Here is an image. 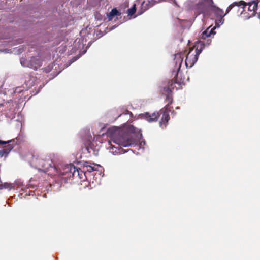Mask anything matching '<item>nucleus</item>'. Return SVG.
<instances>
[{
	"instance_id": "obj_1",
	"label": "nucleus",
	"mask_w": 260,
	"mask_h": 260,
	"mask_svg": "<svg viewBox=\"0 0 260 260\" xmlns=\"http://www.w3.org/2000/svg\"><path fill=\"white\" fill-rule=\"evenodd\" d=\"M142 135L141 131L132 125H128L122 129L117 128L108 142V149H112L113 154L120 153V148L136 144Z\"/></svg>"
},
{
	"instance_id": "obj_2",
	"label": "nucleus",
	"mask_w": 260,
	"mask_h": 260,
	"mask_svg": "<svg viewBox=\"0 0 260 260\" xmlns=\"http://www.w3.org/2000/svg\"><path fill=\"white\" fill-rule=\"evenodd\" d=\"M31 155L32 158L30 160L31 166L47 173L50 176L59 174L57 168L54 165L50 157L43 154L33 153Z\"/></svg>"
},
{
	"instance_id": "obj_3",
	"label": "nucleus",
	"mask_w": 260,
	"mask_h": 260,
	"mask_svg": "<svg viewBox=\"0 0 260 260\" xmlns=\"http://www.w3.org/2000/svg\"><path fill=\"white\" fill-rule=\"evenodd\" d=\"M204 47L205 42L204 41H199L195 45L196 49L194 51H193V48L190 49L186 55L185 61L186 67L191 68L195 64Z\"/></svg>"
},
{
	"instance_id": "obj_4",
	"label": "nucleus",
	"mask_w": 260,
	"mask_h": 260,
	"mask_svg": "<svg viewBox=\"0 0 260 260\" xmlns=\"http://www.w3.org/2000/svg\"><path fill=\"white\" fill-rule=\"evenodd\" d=\"M64 171L62 172H59V174L64 175L69 173V176L71 177V175L73 177H78L80 179L84 181L87 179V173L84 170V168H77L73 165H67L65 166Z\"/></svg>"
},
{
	"instance_id": "obj_5",
	"label": "nucleus",
	"mask_w": 260,
	"mask_h": 260,
	"mask_svg": "<svg viewBox=\"0 0 260 260\" xmlns=\"http://www.w3.org/2000/svg\"><path fill=\"white\" fill-rule=\"evenodd\" d=\"M213 5L212 0H200L197 5V9L200 13L208 15Z\"/></svg>"
},
{
	"instance_id": "obj_6",
	"label": "nucleus",
	"mask_w": 260,
	"mask_h": 260,
	"mask_svg": "<svg viewBox=\"0 0 260 260\" xmlns=\"http://www.w3.org/2000/svg\"><path fill=\"white\" fill-rule=\"evenodd\" d=\"M171 104H167L165 107L160 111V114H162L161 120L159 121V126L162 128H165L170 120L169 112L171 111L172 107Z\"/></svg>"
},
{
	"instance_id": "obj_7",
	"label": "nucleus",
	"mask_w": 260,
	"mask_h": 260,
	"mask_svg": "<svg viewBox=\"0 0 260 260\" xmlns=\"http://www.w3.org/2000/svg\"><path fill=\"white\" fill-rule=\"evenodd\" d=\"M182 85H184L183 81H178L177 79H173L169 81L167 86L164 87L162 91L172 93L174 89L178 90L181 88Z\"/></svg>"
},
{
	"instance_id": "obj_8",
	"label": "nucleus",
	"mask_w": 260,
	"mask_h": 260,
	"mask_svg": "<svg viewBox=\"0 0 260 260\" xmlns=\"http://www.w3.org/2000/svg\"><path fill=\"white\" fill-rule=\"evenodd\" d=\"M215 29V27L211 29H210V27H208L202 34L201 39L203 40L202 41H204L205 42V45L206 44H207V45L210 44L211 42V39H208L207 40H206V39L210 37L211 36V35H214L215 34V32L214 31Z\"/></svg>"
},
{
	"instance_id": "obj_9",
	"label": "nucleus",
	"mask_w": 260,
	"mask_h": 260,
	"mask_svg": "<svg viewBox=\"0 0 260 260\" xmlns=\"http://www.w3.org/2000/svg\"><path fill=\"white\" fill-rule=\"evenodd\" d=\"M42 60L40 57H31L28 64V66L35 70H37L38 68L42 66Z\"/></svg>"
},
{
	"instance_id": "obj_10",
	"label": "nucleus",
	"mask_w": 260,
	"mask_h": 260,
	"mask_svg": "<svg viewBox=\"0 0 260 260\" xmlns=\"http://www.w3.org/2000/svg\"><path fill=\"white\" fill-rule=\"evenodd\" d=\"M159 112H154L152 114L146 112L143 114L144 118L149 122H156L160 115Z\"/></svg>"
},
{
	"instance_id": "obj_11",
	"label": "nucleus",
	"mask_w": 260,
	"mask_h": 260,
	"mask_svg": "<svg viewBox=\"0 0 260 260\" xmlns=\"http://www.w3.org/2000/svg\"><path fill=\"white\" fill-rule=\"evenodd\" d=\"M183 60V54L182 53H178L175 54L174 60L175 61V69L177 70V72L175 74V76H178V72L180 70L181 64Z\"/></svg>"
},
{
	"instance_id": "obj_12",
	"label": "nucleus",
	"mask_w": 260,
	"mask_h": 260,
	"mask_svg": "<svg viewBox=\"0 0 260 260\" xmlns=\"http://www.w3.org/2000/svg\"><path fill=\"white\" fill-rule=\"evenodd\" d=\"M14 143L15 141L14 140H9L7 141H2L0 140V145L8 144V145L5 146V148L3 149L6 154H8L14 148L15 146Z\"/></svg>"
},
{
	"instance_id": "obj_13",
	"label": "nucleus",
	"mask_w": 260,
	"mask_h": 260,
	"mask_svg": "<svg viewBox=\"0 0 260 260\" xmlns=\"http://www.w3.org/2000/svg\"><path fill=\"white\" fill-rule=\"evenodd\" d=\"M210 11L213 12L216 17H219L220 21H223V17L225 15V14H223V11L222 9L213 5Z\"/></svg>"
},
{
	"instance_id": "obj_14",
	"label": "nucleus",
	"mask_w": 260,
	"mask_h": 260,
	"mask_svg": "<svg viewBox=\"0 0 260 260\" xmlns=\"http://www.w3.org/2000/svg\"><path fill=\"white\" fill-rule=\"evenodd\" d=\"M83 167L84 168V170L86 172L87 174L95 170L94 167L90 165L88 162H84Z\"/></svg>"
},
{
	"instance_id": "obj_15",
	"label": "nucleus",
	"mask_w": 260,
	"mask_h": 260,
	"mask_svg": "<svg viewBox=\"0 0 260 260\" xmlns=\"http://www.w3.org/2000/svg\"><path fill=\"white\" fill-rule=\"evenodd\" d=\"M120 15V13L116 8H114L108 14V17L111 20L115 16H119Z\"/></svg>"
},
{
	"instance_id": "obj_16",
	"label": "nucleus",
	"mask_w": 260,
	"mask_h": 260,
	"mask_svg": "<svg viewBox=\"0 0 260 260\" xmlns=\"http://www.w3.org/2000/svg\"><path fill=\"white\" fill-rule=\"evenodd\" d=\"M162 94L166 96V100L168 102L169 104H171L173 103V96L171 92L162 91Z\"/></svg>"
},
{
	"instance_id": "obj_17",
	"label": "nucleus",
	"mask_w": 260,
	"mask_h": 260,
	"mask_svg": "<svg viewBox=\"0 0 260 260\" xmlns=\"http://www.w3.org/2000/svg\"><path fill=\"white\" fill-rule=\"evenodd\" d=\"M151 7L152 6H150V5H149V1H148L147 3L143 2L141 4V9L142 10V11L141 13L145 12Z\"/></svg>"
},
{
	"instance_id": "obj_18",
	"label": "nucleus",
	"mask_w": 260,
	"mask_h": 260,
	"mask_svg": "<svg viewBox=\"0 0 260 260\" xmlns=\"http://www.w3.org/2000/svg\"><path fill=\"white\" fill-rule=\"evenodd\" d=\"M136 11V6L135 4L133 5V6L127 10V13L128 15L132 16L134 15Z\"/></svg>"
},
{
	"instance_id": "obj_19",
	"label": "nucleus",
	"mask_w": 260,
	"mask_h": 260,
	"mask_svg": "<svg viewBox=\"0 0 260 260\" xmlns=\"http://www.w3.org/2000/svg\"><path fill=\"white\" fill-rule=\"evenodd\" d=\"M150 6H153L154 5L161 3V0H148Z\"/></svg>"
},
{
	"instance_id": "obj_20",
	"label": "nucleus",
	"mask_w": 260,
	"mask_h": 260,
	"mask_svg": "<svg viewBox=\"0 0 260 260\" xmlns=\"http://www.w3.org/2000/svg\"><path fill=\"white\" fill-rule=\"evenodd\" d=\"M168 2L171 3H173L176 7H179L176 0H161V2Z\"/></svg>"
},
{
	"instance_id": "obj_21",
	"label": "nucleus",
	"mask_w": 260,
	"mask_h": 260,
	"mask_svg": "<svg viewBox=\"0 0 260 260\" xmlns=\"http://www.w3.org/2000/svg\"><path fill=\"white\" fill-rule=\"evenodd\" d=\"M233 7H234V4H233V3H232V4H231V5H230L228 8H227V9H226V13H225V14L226 15V14H228V13H229V12L231 10V9H232Z\"/></svg>"
},
{
	"instance_id": "obj_22",
	"label": "nucleus",
	"mask_w": 260,
	"mask_h": 260,
	"mask_svg": "<svg viewBox=\"0 0 260 260\" xmlns=\"http://www.w3.org/2000/svg\"><path fill=\"white\" fill-rule=\"evenodd\" d=\"M5 154H6L5 153V152L4 150V149H3L2 150H0V156L2 157Z\"/></svg>"
},
{
	"instance_id": "obj_23",
	"label": "nucleus",
	"mask_w": 260,
	"mask_h": 260,
	"mask_svg": "<svg viewBox=\"0 0 260 260\" xmlns=\"http://www.w3.org/2000/svg\"><path fill=\"white\" fill-rule=\"evenodd\" d=\"M19 88H17L16 89V92H20V90H18Z\"/></svg>"
},
{
	"instance_id": "obj_24",
	"label": "nucleus",
	"mask_w": 260,
	"mask_h": 260,
	"mask_svg": "<svg viewBox=\"0 0 260 260\" xmlns=\"http://www.w3.org/2000/svg\"><path fill=\"white\" fill-rule=\"evenodd\" d=\"M43 162H44V164H45V165H46V166H47V162H46V161H44Z\"/></svg>"
}]
</instances>
